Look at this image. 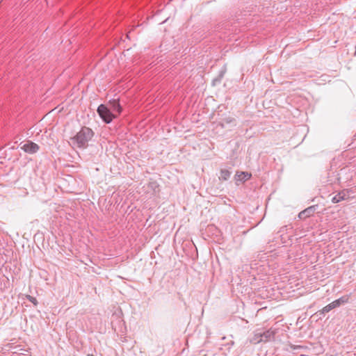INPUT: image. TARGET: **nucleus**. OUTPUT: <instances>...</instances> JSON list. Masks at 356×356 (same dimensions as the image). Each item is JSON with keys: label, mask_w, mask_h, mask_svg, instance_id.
Returning <instances> with one entry per match:
<instances>
[{"label": "nucleus", "mask_w": 356, "mask_h": 356, "mask_svg": "<svg viewBox=\"0 0 356 356\" xmlns=\"http://www.w3.org/2000/svg\"><path fill=\"white\" fill-rule=\"evenodd\" d=\"M93 136L94 132L90 128L83 127L74 137L71 138V140L74 145L84 149L88 147V143Z\"/></svg>", "instance_id": "f257e3e1"}, {"label": "nucleus", "mask_w": 356, "mask_h": 356, "mask_svg": "<svg viewBox=\"0 0 356 356\" xmlns=\"http://www.w3.org/2000/svg\"><path fill=\"white\" fill-rule=\"evenodd\" d=\"M97 112L102 121L106 124L111 123L113 119L117 118V115L113 113L106 104H100L97 109Z\"/></svg>", "instance_id": "f03ea898"}, {"label": "nucleus", "mask_w": 356, "mask_h": 356, "mask_svg": "<svg viewBox=\"0 0 356 356\" xmlns=\"http://www.w3.org/2000/svg\"><path fill=\"white\" fill-rule=\"evenodd\" d=\"M349 298L350 295L343 296L339 299L335 300L334 301L332 302L331 303L324 307L320 312L323 314L328 313L332 309L339 307L341 305L348 302Z\"/></svg>", "instance_id": "7ed1b4c3"}, {"label": "nucleus", "mask_w": 356, "mask_h": 356, "mask_svg": "<svg viewBox=\"0 0 356 356\" xmlns=\"http://www.w3.org/2000/svg\"><path fill=\"white\" fill-rule=\"evenodd\" d=\"M108 105L111 111L117 115V117L122 112V107L120 104L119 99H113L108 101Z\"/></svg>", "instance_id": "20e7f679"}, {"label": "nucleus", "mask_w": 356, "mask_h": 356, "mask_svg": "<svg viewBox=\"0 0 356 356\" xmlns=\"http://www.w3.org/2000/svg\"><path fill=\"white\" fill-rule=\"evenodd\" d=\"M276 334V330H273L272 328L260 333L259 337V339L257 340V341H269L274 340L275 335Z\"/></svg>", "instance_id": "39448f33"}, {"label": "nucleus", "mask_w": 356, "mask_h": 356, "mask_svg": "<svg viewBox=\"0 0 356 356\" xmlns=\"http://www.w3.org/2000/svg\"><path fill=\"white\" fill-rule=\"evenodd\" d=\"M21 148L25 152H27L29 154H34L39 150L40 147L38 145L32 141H28Z\"/></svg>", "instance_id": "423d86ee"}, {"label": "nucleus", "mask_w": 356, "mask_h": 356, "mask_svg": "<svg viewBox=\"0 0 356 356\" xmlns=\"http://www.w3.org/2000/svg\"><path fill=\"white\" fill-rule=\"evenodd\" d=\"M317 208H318L317 204L312 205V206L307 207V209H304L303 211H302L299 213L298 218L300 219H305L308 217H310L315 213Z\"/></svg>", "instance_id": "0eeeda50"}, {"label": "nucleus", "mask_w": 356, "mask_h": 356, "mask_svg": "<svg viewBox=\"0 0 356 356\" xmlns=\"http://www.w3.org/2000/svg\"><path fill=\"white\" fill-rule=\"evenodd\" d=\"M251 174L248 172H237L235 175V179L236 181L245 182L250 179Z\"/></svg>", "instance_id": "6e6552de"}, {"label": "nucleus", "mask_w": 356, "mask_h": 356, "mask_svg": "<svg viewBox=\"0 0 356 356\" xmlns=\"http://www.w3.org/2000/svg\"><path fill=\"white\" fill-rule=\"evenodd\" d=\"M231 176V172L227 169H222L220 170V175L219 177L220 179L226 181Z\"/></svg>", "instance_id": "1a4fd4ad"}, {"label": "nucleus", "mask_w": 356, "mask_h": 356, "mask_svg": "<svg viewBox=\"0 0 356 356\" xmlns=\"http://www.w3.org/2000/svg\"><path fill=\"white\" fill-rule=\"evenodd\" d=\"M343 200H345V195L344 194L342 195L341 193H339L332 197V202L333 203H338Z\"/></svg>", "instance_id": "9d476101"}, {"label": "nucleus", "mask_w": 356, "mask_h": 356, "mask_svg": "<svg viewBox=\"0 0 356 356\" xmlns=\"http://www.w3.org/2000/svg\"><path fill=\"white\" fill-rule=\"evenodd\" d=\"M225 73V70H222L219 72L218 76L213 80V85H216L217 83H220Z\"/></svg>", "instance_id": "9b49d317"}, {"label": "nucleus", "mask_w": 356, "mask_h": 356, "mask_svg": "<svg viewBox=\"0 0 356 356\" xmlns=\"http://www.w3.org/2000/svg\"><path fill=\"white\" fill-rule=\"evenodd\" d=\"M289 346L290 348V350L293 353H296L297 350L304 348V346H302L293 345L292 343H289ZM287 350H289V349H287Z\"/></svg>", "instance_id": "f8f14e48"}, {"label": "nucleus", "mask_w": 356, "mask_h": 356, "mask_svg": "<svg viewBox=\"0 0 356 356\" xmlns=\"http://www.w3.org/2000/svg\"><path fill=\"white\" fill-rule=\"evenodd\" d=\"M26 298L27 300H29L30 302H31L35 306L38 305V302L35 297H33L30 295H26Z\"/></svg>", "instance_id": "ddd939ff"}, {"label": "nucleus", "mask_w": 356, "mask_h": 356, "mask_svg": "<svg viewBox=\"0 0 356 356\" xmlns=\"http://www.w3.org/2000/svg\"><path fill=\"white\" fill-rule=\"evenodd\" d=\"M260 333H257L254 334V337L253 338V339L252 340V342L254 343H259L260 341H257L258 339H259V335Z\"/></svg>", "instance_id": "4468645a"}, {"label": "nucleus", "mask_w": 356, "mask_h": 356, "mask_svg": "<svg viewBox=\"0 0 356 356\" xmlns=\"http://www.w3.org/2000/svg\"><path fill=\"white\" fill-rule=\"evenodd\" d=\"M232 119H230V120H227V122H232Z\"/></svg>", "instance_id": "2eb2a0df"}, {"label": "nucleus", "mask_w": 356, "mask_h": 356, "mask_svg": "<svg viewBox=\"0 0 356 356\" xmlns=\"http://www.w3.org/2000/svg\"><path fill=\"white\" fill-rule=\"evenodd\" d=\"M88 356H94L93 355H88Z\"/></svg>", "instance_id": "dca6fc26"}]
</instances>
